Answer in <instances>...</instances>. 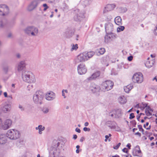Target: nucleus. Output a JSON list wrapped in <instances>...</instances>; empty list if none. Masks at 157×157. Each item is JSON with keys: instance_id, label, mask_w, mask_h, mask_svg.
<instances>
[{"instance_id": "1", "label": "nucleus", "mask_w": 157, "mask_h": 157, "mask_svg": "<svg viewBox=\"0 0 157 157\" xmlns=\"http://www.w3.org/2000/svg\"><path fill=\"white\" fill-rule=\"evenodd\" d=\"M21 78L24 82L29 83H34L36 81L35 75L31 72L28 71H22Z\"/></svg>"}, {"instance_id": "2", "label": "nucleus", "mask_w": 157, "mask_h": 157, "mask_svg": "<svg viewBox=\"0 0 157 157\" xmlns=\"http://www.w3.org/2000/svg\"><path fill=\"white\" fill-rule=\"evenodd\" d=\"M44 96V93L42 91H36L33 97V101L35 103L40 105L42 104Z\"/></svg>"}, {"instance_id": "3", "label": "nucleus", "mask_w": 157, "mask_h": 157, "mask_svg": "<svg viewBox=\"0 0 157 157\" xmlns=\"http://www.w3.org/2000/svg\"><path fill=\"white\" fill-rule=\"evenodd\" d=\"M6 135L8 138L12 140H16L20 137V135L18 131L11 129L8 130L6 133Z\"/></svg>"}, {"instance_id": "4", "label": "nucleus", "mask_w": 157, "mask_h": 157, "mask_svg": "<svg viewBox=\"0 0 157 157\" xmlns=\"http://www.w3.org/2000/svg\"><path fill=\"white\" fill-rule=\"evenodd\" d=\"M25 32L27 34L33 36H36L37 35L39 30L38 29L34 26H29L25 30Z\"/></svg>"}, {"instance_id": "5", "label": "nucleus", "mask_w": 157, "mask_h": 157, "mask_svg": "<svg viewBox=\"0 0 157 157\" xmlns=\"http://www.w3.org/2000/svg\"><path fill=\"white\" fill-rule=\"evenodd\" d=\"M113 86V83L110 80H107L103 82L101 87L104 91H107L111 89Z\"/></svg>"}, {"instance_id": "6", "label": "nucleus", "mask_w": 157, "mask_h": 157, "mask_svg": "<svg viewBox=\"0 0 157 157\" xmlns=\"http://www.w3.org/2000/svg\"><path fill=\"white\" fill-rule=\"evenodd\" d=\"M132 80L134 82L141 83L143 80V77L142 74L140 72H138L135 73L132 78Z\"/></svg>"}, {"instance_id": "7", "label": "nucleus", "mask_w": 157, "mask_h": 157, "mask_svg": "<svg viewBox=\"0 0 157 157\" xmlns=\"http://www.w3.org/2000/svg\"><path fill=\"white\" fill-rule=\"evenodd\" d=\"M9 12L8 7L6 5H0V15L5 16Z\"/></svg>"}, {"instance_id": "8", "label": "nucleus", "mask_w": 157, "mask_h": 157, "mask_svg": "<svg viewBox=\"0 0 157 157\" xmlns=\"http://www.w3.org/2000/svg\"><path fill=\"white\" fill-rule=\"evenodd\" d=\"M78 71L80 75L85 74L87 71V69L85 66L83 64H80L78 66Z\"/></svg>"}, {"instance_id": "9", "label": "nucleus", "mask_w": 157, "mask_h": 157, "mask_svg": "<svg viewBox=\"0 0 157 157\" xmlns=\"http://www.w3.org/2000/svg\"><path fill=\"white\" fill-rule=\"evenodd\" d=\"M55 94L53 91H50L46 93L45 95V98L48 101H52L56 98Z\"/></svg>"}, {"instance_id": "10", "label": "nucleus", "mask_w": 157, "mask_h": 157, "mask_svg": "<svg viewBox=\"0 0 157 157\" xmlns=\"http://www.w3.org/2000/svg\"><path fill=\"white\" fill-rule=\"evenodd\" d=\"M87 60V58L86 56L85 52H84L78 55L77 57L76 62L79 63L81 62H84Z\"/></svg>"}, {"instance_id": "11", "label": "nucleus", "mask_w": 157, "mask_h": 157, "mask_svg": "<svg viewBox=\"0 0 157 157\" xmlns=\"http://www.w3.org/2000/svg\"><path fill=\"white\" fill-rule=\"evenodd\" d=\"M12 106L10 104L6 103L1 108L2 112L4 113L10 112Z\"/></svg>"}, {"instance_id": "12", "label": "nucleus", "mask_w": 157, "mask_h": 157, "mask_svg": "<svg viewBox=\"0 0 157 157\" xmlns=\"http://www.w3.org/2000/svg\"><path fill=\"white\" fill-rule=\"evenodd\" d=\"M116 37V36L113 33L108 34L105 37V41L106 43H108L113 39L115 38Z\"/></svg>"}, {"instance_id": "13", "label": "nucleus", "mask_w": 157, "mask_h": 157, "mask_svg": "<svg viewBox=\"0 0 157 157\" xmlns=\"http://www.w3.org/2000/svg\"><path fill=\"white\" fill-rule=\"evenodd\" d=\"M26 64L25 61H21L19 62L17 65V69L19 72L22 71L25 67Z\"/></svg>"}, {"instance_id": "14", "label": "nucleus", "mask_w": 157, "mask_h": 157, "mask_svg": "<svg viewBox=\"0 0 157 157\" xmlns=\"http://www.w3.org/2000/svg\"><path fill=\"white\" fill-rule=\"evenodd\" d=\"M90 89L94 93L99 92L100 90V87L98 85L92 83L90 86Z\"/></svg>"}, {"instance_id": "15", "label": "nucleus", "mask_w": 157, "mask_h": 157, "mask_svg": "<svg viewBox=\"0 0 157 157\" xmlns=\"http://www.w3.org/2000/svg\"><path fill=\"white\" fill-rule=\"evenodd\" d=\"M11 124V121L7 119L5 121L4 124L2 126V128L3 130H6L10 128Z\"/></svg>"}, {"instance_id": "16", "label": "nucleus", "mask_w": 157, "mask_h": 157, "mask_svg": "<svg viewBox=\"0 0 157 157\" xmlns=\"http://www.w3.org/2000/svg\"><path fill=\"white\" fill-rule=\"evenodd\" d=\"M100 75V72L99 71H97L93 73L90 76L88 77L87 80L89 81H92L98 77Z\"/></svg>"}, {"instance_id": "17", "label": "nucleus", "mask_w": 157, "mask_h": 157, "mask_svg": "<svg viewBox=\"0 0 157 157\" xmlns=\"http://www.w3.org/2000/svg\"><path fill=\"white\" fill-rule=\"evenodd\" d=\"M77 12L78 13L74 16V19L76 21H79L81 18L84 17V15L83 13H81L79 10H78Z\"/></svg>"}, {"instance_id": "18", "label": "nucleus", "mask_w": 157, "mask_h": 157, "mask_svg": "<svg viewBox=\"0 0 157 157\" xmlns=\"http://www.w3.org/2000/svg\"><path fill=\"white\" fill-rule=\"evenodd\" d=\"M115 6L116 5L115 4L107 5L103 11V13H105L108 11L113 10L115 8Z\"/></svg>"}, {"instance_id": "19", "label": "nucleus", "mask_w": 157, "mask_h": 157, "mask_svg": "<svg viewBox=\"0 0 157 157\" xmlns=\"http://www.w3.org/2000/svg\"><path fill=\"white\" fill-rule=\"evenodd\" d=\"M8 137L5 134L0 135V144H5L7 142Z\"/></svg>"}, {"instance_id": "20", "label": "nucleus", "mask_w": 157, "mask_h": 157, "mask_svg": "<svg viewBox=\"0 0 157 157\" xmlns=\"http://www.w3.org/2000/svg\"><path fill=\"white\" fill-rule=\"evenodd\" d=\"M138 147V149H135L133 151L132 153L134 156H138L141 157L142 156V154H141V152L140 149L139 147Z\"/></svg>"}, {"instance_id": "21", "label": "nucleus", "mask_w": 157, "mask_h": 157, "mask_svg": "<svg viewBox=\"0 0 157 157\" xmlns=\"http://www.w3.org/2000/svg\"><path fill=\"white\" fill-rule=\"evenodd\" d=\"M155 63V59H153L152 60H148L145 64V66L148 68H150L152 67L154 65Z\"/></svg>"}, {"instance_id": "22", "label": "nucleus", "mask_w": 157, "mask_h": 157, "mask_svg": "<svg viewBox=\"0 0 157 157\" xmlns=\"http://www.w3.org/2000/svg\"><path fill=\"white\" fill-rule=\"evenodd\" d=\"M122 110L121 109H118L115 111L114 114L115 117L116 118H118L122 116Z\"/></svg>"}, {"instance_id": "23", "label": "nucleus", "mask_w": 157, "mask_h": 157, "mask_svg": "<svg viewBox=\"0 0 157 157\" xmlns=\"http://www.w3.org/2000/svg\"><path fill=\"white\" fill-rule=\"evenodd\" d=\"M118 100L119 103L122 104H125L127 101L126 97L124 96H120L118 98Z\"/></svg>"}, {"instance_id": "24", "label": "nucleus", "mask_w": 157, "mask_h": 157, "mask_svg": "<svg viewBox=\"0 0 157 157\" xmlns=\"http://www.w3.org/2000/svg\"><path fill=\"white\" fill-rule=\"evenodd\" d=\"M105 28L106 31H111L113 29V25L111 23H109L105 25Z\"/></svg>"}, {"instance_id": "25", "label": "nucleus", "mask_w": 157, "mask_h": 157, "mask_svg": "<svg viewBox=\"0 0 157 157\" xmlns=\"http://www.w3.org/2000/svg\"><path fill=\"white\" fill-rule=\"evenodd\" d=\"M114 21L115 23L118 25H122V19L120 16H117L115 17Z\"/></svg>"}, {"instance_id": "26", "label": "nucleus", "mask_w": 157, "mask_h": 157, "mask_svg": "<svg viewBox=\"0 0 157 157\" xmlns=\"http://www.w3.org/2000/svg\"><path fill=\"white\" fill-rule=\"evenodd\" d=\"M45 129V127L41 125H39L38 127H36L35 128L36 130H39L38 133L39 134H41L42 133V132Z\"/></svg>"}, {"instance_id": "27", "label": "nucleus", "mask_w": 157, "mask_h": 157, "mask_svg": "<svg viewBox=\"0 0 157 157\" xmlns=\"http://www.w3.org/2000/svg\"><path fill=\"white\" fill-rule=\"evenodd\" d=\"M38 4V3L37 1H33L30 6V7L31 8L30 9L29 8V11H31L33 10L37 6Z\"/></svg>"}, {"instance_id": "28", "label": "nucleus", "mask_w": 157, "mask_h": 157, "mask_svg": "<svg viewBox=\"0 0 157 157\" xmlns=\"http://www.w3.org/2000/svg\"><path fill=\"white\" fill-rule=\"evenodd\" d=\"M116 123L114 121H108L106 122V124L111 129H113V126L116 125Z\"/></svg>"}, {"instance_id": "29", "label": "nucleus", "mask_w": 157, "mask_h": 157, "mask_svg": "<svg viewBox=\"0 0 157 157\" xmlns=\"http://www.w3.org/2000/svg\"><path fill=\"white\" fill-rule=\"evenodd\" d=\"M133 86L131 84H129L124 87V91L127 93H128L130 91L132 88Z\"/></svg>"}, {"instance_id": "30", "label": "nucleus", "mask_w": 157, "mask_h": 157, "mask_svg": "<svg viewBox=\"0 0 157 157\" xmlns=\"http://www.w3.org/2000/svg\"><path fill=\"white\" fill-rule=\"evenodd\" d=\"M85 52V54H86V57L87 58V59H89L90 58H91L95 54L94 52L93 51H90L87 52Z\"/></svg>"}, {"instance_id": "31", "label": "nucleus", "mask_w": 157, "mask_h": 157, "mask_svg": "<svg viewBox=\"0 0 157 157\" xmlns=\"http://www.w3.org/2000/svg\"><path fill=\"white\" fill-rule=\"evenodd\" d=\"M127 10L125 7H120L118 9V11L120 13H125Z\"/></svg>"}, {"instance_id": "32", "label": "nucleus", "mask_w": 157, "mask_h": 157, "mask_svg": "<svg viewBox=\"0 0 157 157\" xmlns=\"http://www.w3.org/2000/svg\"><path fill=\"white\" fill-rule=\"evenodd\" d=\"M97 51L99 53V55L98 54V55L103 54L105 51V49L104 48H100L99 49H97Z\"/></svg>"}, {"instance_id": "33", "label": "nucleus", "mask_w": 157, "mask_h": 157, "mask_svg": "<svg viewBox=\"0 0 157 157\" xmlns=\"http://www.w3.org/2000/svg\"><path fill=\"white\" fill-rule=\"evenodd\" d=\"M93 0H85L84 1V4L85 6L90 4L92 2Z\"/></svg>"}, {"instance_id": "34", "label": "nucleus", "mask_w": 157, "mask_h": 157, "mask_svg": "<svg viewBox=\"0 0 157 157\" xmlns=\"http://www.w3.org/2000/svg\"><path fill=\"white\" fill-rule=\"evenodd\" d=\"M71 46H72L71 49V51H72L74 50H76L78 48V45L77 44H75V45L74 44H71Z\"/></svg>"}, {"instance_id": "35", "label": "nucleus", "mask_w": 157, "mask_h": 157, "mask_svg": "<svg viewBox=\"0 0 157 157\" xmlns=\"http://www.w3.org/2000/svg\"><path fill=\"white\" fill-rule=\"evenodd\" d=\"M42 110L43 113H47L49 112V111L48 108L46 107H43Z\"/></svg>"}, {"instance_id": "36", "label": "nucleus", "mask_w": 157, "mask_h": 157, "mask_svg": "<svg viewBox=\"0 0 157 157\" xmlns=\"http://www.w3.org/2000/svg\"><path fill=\"white\" fill-rule=\"evenodd\" d=\"M113 129H114L116 131L119 132L121 131V129L119 127H118L117 124L116 123V125L113 126Z\"/></svg>"}, {"instance_id": "37", "label": "nucleus", "mask_w": 157, "mask_h": 157, "mask_svg": "<svg viewBox=\"0 0 157 157\" xmlns=\"http://www.w3.org/2000/svg\"><path fill=\"white\" fill-rule=\"evenodd\" d=\"M124 29V27L123 26H121L118 27L117 28V32H120L121 31H123Z\"/></svg>"}, {"instance_id": "38", "label": "nucleus", "mask_w": 157, "mask_h": 157, "mask_svg": "<svg viewBox=\"0 0 157 157\" xmlns=\"http://www.w3.org/2000/svg\"><path fill=\"white\" fill-rule=\"evenodd\" d=\"M3 70L4 72L6 74L8 71L9 67L8 66L5 67L3 68Z\"/></svg>"}, {"instance_id": "39", "label": "nucleus", "mask_w": 157, "mask_h": 157, "mask_svg": "<svg viewBox=\"0 0 157 157\" xmlns=\"http://www.w3.org/2000/svg\"><path fill=\"white\" fill-rule=\"evenodd\" d=\"M68 93V91L67 90H62V96L64 98H66V96H65V93Z\"/></svg>"}, {"instance_id": "40", "label": "nucleus", "mask_w": 157, "mask_h": 157, "mask_svg": "<svg viewBox=\"0 0 157 157\" xmlns=\"http://www.w3.org/2000/svg\"><path fill=\"white\" fill-rule=\"evenodd\" d=\"M43 6L44 7L43 10L44 11H45L46 10L49 8V7L47 6V4L46 3L44 4L43 5Z\"/></svg>"}, {"instance_id": "41", "label": "nucleus", "mask_w": 157, "mask_h": 157, "mask_svg": "<svg viewBox=\"0 0 157 157\" xmlns=\"http://www.w3.org/2000/svg\"><path fill=\"white\" fill-rule=\"evenodd\" d=\"M112 19V17L111 15L109 14H107V19H106V20H110Z\"/></svg>"}, {"instance_id": "42", "label": "nucleus", "mask_w": 157, "mask_h": 157, "mask_svg": "<svg viewBox=\"0 0 157 157\" xmlns=\"http://www.w3.org/2000/svg\"><path fill=\"white\" fill-rule=\"evenodd\" d=\"M150 112V111L147 110H145V112L147 116H148L152 115V113Z\"/></svg>"}, {"instance_id": "43", "label": "nucleus", "mask_w": 157, "mask_h": 157, "mask_svg": "<svg viewBox=\"0 0 157 157\" xmlns=\"http://www.w3.org/2000/svg\"><path fill=\"white\" fill-rule=\"evenodd\" d=\"M121 144L120 143H119L116 146L113 147V148L115 149H117Z\"/></svg>"}, {"instance_id": "44", "label": "nucleus", "mask_w": 157, "mask_h": 157, "mask_svg": "<svg viewBox=\"0 0 157 157\" xmlns=\"http://www.w3.org/2000/svg\"><path fill=\"white\" fill-rule=\"evenodd\" d=\"M135 117V116L134 115V114L133 113H132L130 114V117L129 118L130 119H133Z\"/></svg>"}, {"instance_id": "45", "label": "nucleus", "mask_w": 157, "mask_h": 157, "mask_svg": "<svg viewBox=\"0 0 157 157\" xmlns=\"http://www.w3.org/2000/svg\"><path fill=\"white\" fill-rule=\"evenodd\" d=\"M154 33L155 35H157V25L156 26L154 30Z\"/></svg>"}, {"instance_id": "46", "label": "nucleus", "mask_w": 157, "mask_h": 157, "mask_svg": "<svg viewBox=\"0 0 157 157\" xmlns=\"http://www.w3.org/2000/svg\"><path fill=\"white\" fill-rule=\"evenodd\" d=\"M33 86L32 85H29L27 86V88H28V90H29L31 89H32L33 88Z\"/></svg>"}, {"instance_id": "47", "label": "nucleus", "mask_w": 157, "mask_h": 157, "mask_svg": "<svg viewBox=\"0 0 157 157\" xmlns=\"http://www.w3.org/2000/svg\"><path fill=\"white\" fill-rule=\"evenodd\" d=\"M19 108L21 109V111H23L24 110V109H25L24 108L22 105H19Z\"/></svg>"}, {"instance_id": "48", "label": "nucleus", "mask_w": 157, "mask_h": 157, "mask_svg": "<svg viewBox=\"0 0 157 157\" xmlns=\"http://www.w3.org/2000/svg\"><path fill=\"white\" fill-rule=\"evenodd\" d=\"M83 130L85 132L87 131H90V128H87L86 127H84L83 128Z\"/></svg>"}, {"instance_id": "49", "label": "nucleus", "mask_w": 157, "mask_h": 157, "mask_svg": "<svg viewBox=\"0 0 157 157\" xmlns=\"http://www.w3.org/2000/svg\"><path fill=\"white\" fill-rule=\"evenodd\" d=\"M146 110H148L150 111H153V110L152 109H151L149 106H148L146 108Z\"/></svg>"}, {"instance_id": "50", "label": "nucleus", "mask_w": 157, "mask_h": 157, "mask_svg": "<svg viewBox=\"0 0 157 157\" xmlns=\"http://www.w3.org/2000/svg\"><path fill=\"white\" fill-rule=\"evenodd\" d=\"M133 59V57L132 56H130L128 57V59L129 61H131Z\"/></svg>"}, {"instance_id": "51", "label": "nucleus", "mask_w": 157, "mask_h": 157, "mask_svg": "<svg viewBox=\"0 0 157 157\" xmlns=\"http://www.w3.org/2000/svg\"><path fill=\"white\" fill-rule=\"evenodd\" d=\"M12 37V35L11 33H9L7 35V37L9 38H11Z\"/></svg>"}, {"instance_id": "52", "label": "nucleus", "mask_w": 157, "mask_h": 157, "mask_svg": "<svg viewBox=\"0 0 157 157\" xmlns=\"http://www.w3.org/2000/svg\"><path fill=\"white\" fill-rule=\"evenodd\" d=\"M75 130L76 132L78 133H80L81 132L80 130L78 128H76Z\"/></svg>"}, {"instance_id": "53", "label": "nucleus", "mask_w": 157, "mask_h": 157, "mask_svg": "<svg viewBox=\"0 0 157 157\" xmlns=\"http://www.w3.org/2000/svg\"><path fill=\"white\" fill-rule=\"evenodd\" d=\"M122 151L124 152L127 153L128 152L127 149L126 148H124L122 149Z\"/></svg>"}, {"instance_id": "54", "label": "nucleus", "mask_w": 157, "mask_h": 157, "mask_svg": "<svg viewBox=\"0 0 157 157\" xmlns=\"http://www.w3.org/2000/svg\"><path fill=\"white\" fill-rule=\"evenodd\" d=\"M138 127L140 131L143 128H142V126L141 125H138Z\"/></svg>"}, {"instance_id": "55", "label": "nucleus", "mask_w": 157, "mask_h": 157, "mask_svg": "<svg viewBox=\"0 0 157 157\" xmlns=\"http://www.w3.org/2000/svg\"><path fill=\"white\" fill-rule=\"evenodd\" d=\"M135 135H138L139 136V137H140L141 136V134L140 133H139V132H137L135 133Z\"/></svg>"}, {"instance_id": "56", "label": "nucleus", "mask_w": 157, "mask_h": 157, "mask_svg": "<svg viewBox=\"0 0 157 157\" xmlns=\"http://www.w3.org/2000/svg\"><path fill=\"white\" fill-rule=\"evenodd\" d=\"M16 56L18 58H20L21 57V55L19 53H17L16 54Z\"/></svg>"}, {"instance_id": "57", "label": "nucleus", "mask_w": 157, "mask_h": 157, "mask_svg": "<svg viewBox=\"0 0 157 157\" xmlns=\"http://www.w3.org/2000/svg\"><path fill=\"white\" fill-rule=\"evenodd\" d=\"M77 138V136L76 135H73V138L74 140L76 139Z\"/></svg>"}, {"instance_id": "58", "label": "nucleus", "mask_w": 157, "mask_h": 157, "mask_svg": "<svg viewBox=\"0 0 157 157\" xmlns=\"http://www.w3.org/2000/svg\"><path fill=\"white\" fill-rule=\"evenodd\" d=\"M3 26L2 21L0 20V27H3Z\"/></svg>"}, {"instance_id": "59", "label": "nucleus", "mask_w": 157, "mask_h": 157, "mask_svg": "<svg viewBox=\"0 0 157 157\" xmlns=\"http://www.w3.org/2000/svg\"><path fill=\"white\" fill-rule=\"evenodd\" d=\"M4 95L5 97L7 98L8 97L7 94L6 92L4 93Z\"/></svg>"}, {"instance_id": "60", "label": "nucleus", "mask_w": 157, "mask_h": 157, "mask_svg": "<svg viewBox=\"0 0 157 157\" xmlns=\"http://www.w3.org/2000/svg\"><path fill=\"white\" fill-rule=\"evenodd\" d=\"M84 140V138L83 137H82L81 138V139L80 140V141L81 142H82Z\"/></svg>"}, {"instance_id": "61", "label": "nucleus", "mask_w": 157, "mask_h": 157, "mask_svg": "<svg viewBox=\"0 0 157 157\" xmlns=\"http://www.w3.org/2000/svg\"><path fill=\"white\" fill-rule=\"evenodd\" d=\"M140 115H138L136 116L137 119L139 121V118L140 117Z\"/></svg>"}, {"instance_id": "62", "label": "nucleus", "mask_w": 157, "mask_h": 157, "mask_svg": "<svg viewBox=\"0 0 157 157\" xmlns=\"http://www.w3.org/2000/svg\"><path fill=\"white\" fill-rule=\"evenodd\" d=\"M89 123L88 122H86L85 123L84 125L86 126H87L88 125Z\"/></svg>"}, {"instance_id": "63", "label": "nucleus", "mask_w": 157, "mask_h": 157, "mask_svg": "<svg viewBox=\"0 0 157 157\" xmlns=\"http://www.w3.org/2000/svg\"><path fill=\"white\" fill-rule=\"evenodd\" d=\"M126 146L128 147L129 149H130V147L131 146L130 145V144H128Z\"/></svg>"}, {"instance_id": "64", "label": "nucleus", "mask_w": 157, "mask_h": 157, "mask_svg": "<svg viewBox=\"0 0 157 157\" xmlns=\"http://www.w3.org/2000/svg\"><path fill=\"white\" fill-rule=\"evenodd\" d=\"M7 98H10L11 99H12L13 98L12 97V95H9L8 96V97Z\"/></svg>"}]
</instances>
